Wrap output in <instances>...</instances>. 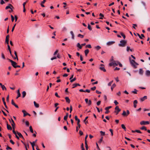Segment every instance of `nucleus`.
<instances>
[{
  "label": "nucleus",
  "mask_w": 150,
  "mask_h": 150,
  "mask_svg": "<svg viewBox=\"0 0 150 150\" xmlns=\"http://www.w3.org/2000/svg\"><path fill=\"white\" fill-rule=\"evenodd\" d=\"M120 43L118 44L119 46L122 47H125L127 43V41L124 40H122L120 42Z\"/></svg>",
  "instance_id": "f257e3e1"
},
{
  "label": "nucleus",
  "mask_w": 150,
  "mask_h": 150,
  "mask_svg": "<svg viewBox=\"0 0 150 150\" xmlns=\"http://www.w3.org/2000/svg\"><path fill=\"white\" fill-rule=\"evenodd\" d=\"M130 62L132 65L135 68H137L136 65H138V64L136 63L134 60H131Z\"/></svg>",
  "instance_id": "f03ea898"
},
{
  "label": "nucleus",
  "mask_w": 150,
  "mask_h": 150,
  "mask_svg": "<svg viewBox=\"0 0 150 150\" xmlns=\"http://www.w3.org/2000/svg\"><path fill=\"white\" fill-rule=\"evenodd\" d=\"M7 59L11 63V65L14 68H16V65L17 64V63L13 61V60H11L8 58H7Z\"/></svg>",
  "instance_id": "7ed1b4c3"
},
{
  "label": "nucleus",
  "mask_w": 150,
  "mask_h": 150,
  "mask_svg": "<svg viewBox=\"0 0 150 150\" xmlns=\"http://www.w3.org/2000/svg\"><path fill=\"white\" fill-rule=\"evenodd\" d=\"M115 112L116 113V115H117L118 113L121 111V109L119 108V106H116L115 108Z\"/></svg>",
  "instance_id": "20e7f679"
},
{
  "label": "nucleus",
  "mask_w": 150,
  "mask_h": 150,
  "mask_svg": "<svg viewBox=\"0 0 150 150\" xmlns=\"http://www.w3.org/2000/svg\"><path fill=\"white\" fill-rule=\"evenodd\" d=\"M9 120L10 122H12L11 125L13 128H15V124L12 118H11V119H9Z\"/></svg>",
  "instance_id": "39448f33"
},
{
  "label": "nucleus",
  "mask_w": 150,
  "mask_h": 150,
  "mask_svg": "<svg viewBox=\"0 0 150 150\" xmlns=\"http://www.w3.org/2000/svg\"><path fill=\"white\" fill-rule=\"evenodd\" d=\"M149 124V121H141L140 122V124L142 125H145L146 124Z\"/></svg>",
  "instance_id": "423d86ee"
},
{
  "label": "nucleus",
  "mask_w": 150,
  "mask_h": 150,
  "mask_svg": "<svg viewBox=\"0 0 150 150\" xmlns=\"http://www.w3.org/2000/svg\"><path fill=\"white\" fill-rule=\"evenodd\" d=\"M85 101L86 103L88 104V105H90L91 104V101L89 100L88 101V99L86 98L85 99Z\"/></svg>",
  "instance_id": "0eeeda50"
},
{
  "label": "nucleus",
  "mask_w": 150,
  "mask_h": 150,
  "mask_svg": "<svg viewBox=\"0 0 150 150\" xmlns=\"http://www.w3.org/2000/svg\"><path fill=\"white\" fill-rule=\"evenodd\" d=\"M147 99V96H144L143 97L140 98V100L141 102H143L145 100Z\"/></svg>",
  "instance_id": "6e6552de"
},
{
  "label": "nucleus",
  "mask_w": 150,
  "mask_h": 150,
  "mask_svg": "<svg viewBox=\"0 0 150 150\" xmlns=\"http://www.w3.org/2000/svg\"><path fill=\"white\" fill-rule=\"evenodd\" d=\"M13 132L14 134L15 135L16 137L18 139H19V137L17 135V132L16 133L15 131V128H13Z\"/></svg>",
  "instance_id": "1a4fd4ad"
},
{
  "label": "nucleus",
  "mask_w": 150,
  "mask_h": 150,
  "mask_svg": "<svg viewBox=\"0 0 150 150\" xmlns=\"http://www.w3.org/2000/svg\"><path fill=\"white\" fill-rule=\"evenodd\" d=\"M115 42L113 41L108 42H107V45H110L113 44Z\"/></svg>",
  "instance_id": "9d476101"
},
{
  "label": "nucleus",
  "mask_w": 150,
  "mask_h": 150,
  "mask_svg": "<svg viewBox=\"0 0 150 150\" xmlns=\"http://www.w3.org/2000/svg\"><path fill=\"white\" fill-rule=\"evenodd\" d=\"M138 102L137 100H135L134 101V108H136L137 107V103Z\"/></svg>",
  "instance_id": "9b49d317"
},
{
  "label": "nucleus",
  "mask_w": 150,
  "mask_h": 150,
  "mask_svg": "<svg viewBox=\"0 0 150 150\" xmlns=\"http://www.w3.org/2000/svg\"><path fill=\"white\" fill-rule=\"evenodd\" d=\"M17 94H18V96L16 98V99H18V98L19 97H20L21 96V93L20 92V89H19L18 91H17Z\"/></svg>",
  "instance_id": "f8f14e48"
},
{
  "label": "nucleus",
  "mask_w": 150,
  "mask_h": 150,
  "mask_svg": "<svg viewBox=\"0 0 150 150\" xmlns=\"http://www.w3.org/2000/svg\"><path fill=\"white\" fill-rule=\"evenodd\" d=\"M99 69L103 71L104 72H105L106 71V70L105 68L104 67H99Z\"/></svg>",
  "instance_id": "ddd939ff"
},
{
  "label": "nucleus",
  "mask_w": 150,
  "mask_h": 150,
  "mask_svg": "<svg viewBox=\"0 0 150 150\" xmlns=\"http://www.w3.org/2000/svg\"><path fill=\"white\" fill-rule=\"evenodd\" d=\"M7 128L8 130H11L12 129V128L11 126L8 124H7Z\"/></svg>",
  "instance_id": "4468645a"
},
{
  "label": "nucleus",
  "mask_w": 150,
  "mask_h": 150,
  "mask_svg": "<svg viewBox=\"0 0 150 150\" xmlns=\"http://www.w3.org/2000/svg\"><path fill=\"white\" fill-rule=\"evenodd\" d=\"M146 75L147 76H150V71L149 70H147L146 71Z\"/></svg>",
  "instance_id": "2eb2a0df"
},
{
  "label": "nucleus",
  "mask_w": 150,
  "mask_h": 150,
  "mask_svg": "<svg viewBox=\"0 0 150 150\" xmlns=\"http://www.w3.org/2000/svg\"><path fill=\"white\" fill-rule=\"evenodd\" d=\"M46 1V0H43V1L41 2L40 5L42 7H45V6L43 4H44Z\"/></svg>",
  "instance_id": "dca6fc26"
},
{
  "label": "nucleus",
  "mask_w": 150,
  "mask_h": 150,
  "mask_svg": "<svg viewBox=\"0 0 150 150\" xmlns=\"http://www.w3.org/2000/svg\"><path fill=\"white\" fill-rule=\"evenodd\" d=\"M65 99L67 102L68 103H70V100L69 98V97H66L65 98Z\"/></svg>",
  "instance_id": "f3484780"
},
{
  "label": "nucleus",
  "mask_w": 150,
  "mask_h": 150,
  "mask_svg": "<svg viewBox=\"0 0 150 150\" xmlns=\"http://www.w3.org/2000/svg\"><path fill=\"white\" fill-rule=\"evenodd\" d=\"M34 104L35 106L37 108L39 107V105L35 101L34 102Z\"/></svg>",
  "instance_id": "a211bd4d"
},
{
  "label": "nucleus",
  "mask_w": 150,
  "mask_h": 150,
  "mask_svg": "<svg viewBox=\"0 0 150 150\" xmlns=\"http://www.w3.org/2000/svg\"><path fill=\"white\" fill-rule=\"evenodd\" d=\"M17 134L18 135L19 137L20 138H23V137L22 134L18 132H17Z\"/></svg>",
  "instance_id": "6ab92c4d"
},
{
  "label": "nucleus",
  "mask_w": 150,
  "mask_h": 150,
  "mask_svg": "<svg viewBox=\"0 0 150 150\" xmlns=\"http://www.w3.org/2000/svg\"><path fill=\"white\" fill-rule=\"evenodd\" d=\"M70 34H71L72 35V39H74V33L72 31H71L70 32Z\"/></svg>",
  "instance_id": "aec40b11"
},
{
  "label": "nucleus",
  "mask_w": 150,
  "mask_h": 150,
  "mask_svg": "<svg viewBox=\"0 0 150 150\" xmlns=\"http://www.w3.org/2000/svg\"><path fill=\"white\" fill-rule=\"evenodd\" d=\"M89 52V50L88 49H86L85 50V55L86 56H87V54Z\"/></svg>",
  "instance_id": "412c9836"
},
{
  "label": "nucleus",
  "mask_w": 150,
  "mask_h": 150,
  "mask_svg": "<svg viewBox=\"0 0 150 150\" xmlns=\"http://www.w3.org/2000/svg\"><path fill=\"white\" fill-rule=\"evenodd\" d=\"M22 112H23V116L24 117H25L27 115V113L26 111L24 110H23L22 111Z\"/></svg>",
  "instance_id": "4be33fe9"
},
{
  "label": "nucleus",
  "mask_w": 150,
  "mask_h": 150,
  "mask_svg": "<svg viewBox=\"0 0 150 150\" xmlns=\"http://www.w3.org/2000/svg\"><path fill=\"white\" fill-rule=\"evenodd\" d=\"M2 100L3 102V103H4V105L5 106V107L6 108H7V106L6 105V103L5 102V99L4 98H2Z\"/></svg>",
  "instance_id": "5701e85b"
},
{
  "label": "nucleus",
  "mask_w": 150,
  "mask_h": 150,
  "mask_svg": "<svg viewBox=\"0 0 150 150\" xmlns=\"http://www.w3.org/2000/svg\"><path fill=\"white\" fill-rule=\"evenodd\" d=\"M77 46L80 49H81L82 48L81 46L80 45L79 43H78L77 44Z\"/></svg>",
  "instance_id": "b1692460"
},
{
  "label": "nucleus",
  "mask_w": 150,
  "mask_h": 150,
  "mask_svg": "<svg viewBox=\"0 0 150 150\" xmlns=\"http://www.w3.org/2000/svg\"><path fill=\"white\" fill-rule=\"evenodd\" d=\"M114 65L115 66H117L119 63V62L118 61H114Z\"/></svg>",
  "instance_id": "393cba45"
},
{
  "label": "nucleus",
  "mask_w": 150,
  "mask_h": 150,
  "mask_svg": "<svg viewBox=\"0 0 150 150\" xmlns=\"http://www.w3.org/2000/svg\"><path fill=\"white\" fill-rule=\"evenodd\" d=\"M23 98H24L26 95V93L25 91H23L22 92Z\"/></svg>",
  "instance_id": "a878e982"
},
{
  "label": "nucleus",
  "mask_w": 150,
  "mask_h": 150,
  "mask_svg": "<svg viewBox=\"0 0 150 150\" xmlns=\"http://www.w3.org/2000/svg\"><path fill=\"white\" fill-rule=\"evenodd\" d=\"M99 16H101V17L99 18V19H102L104 17V15L101 13H100L99 14Z\"/></svg>",
  "instance_id": "bb28decb"
},
{
  "label": "nucleus",
  "mask_w": 150,
  "mask_h": 150,
  "mask_svg": "<svg viewBox=\"0 0 150 150\" xmlns=\"http://www.w3.org/2000/svg\"><path fill=\"white\" fill-rule=\"evenodd\" d=\"M140 129L142 130H145V131H146L147 130V129L146 128V127L144 126H143V127H142Z\"/></svg>",
  "instance_id": "cd10ccee"
},
{
  "label": "nucleus",
  "mask_w": 150,
  "mask_h": 150,
  "mask_svg": "<svg viewBox=\"0 0 150 150\" xmlns=\"http://www.w3.org/2000/svg\"><path fill=\"white\" fill-rule=\"evenodd\" d=\"M30 143L31 144L32 147H34L35 145V142H30Z\"/></svg>",
  "instance_id": "c85d7f7f"
},
{
  "label": "nucleus",
  "mask_w": 150,
  "mask_h": 150,
  "mask_svg": "<svg viewBox=\"0 0 150 150\" xmlns=\"http://www.w3.org/2000/svg\"><path fill=\"white\" fill-rule=\"evenodd\" d=\"M122 115H123L124 116H127V114L126 112L125 111H124L123 112L122 114Z\"/></svg>",
  "instance_id": "c756f323"
},
{
  "label": "nucleus",
  "mask_w": 150,
  "mask_h": 150,
  "mask_svg": "<svg viewBox=\"0 0 150 150\" xmlns=\"http://www.w3.org/2000/svg\"><path fill=\"white\" fill-rule=\"evenodd\" d=\"M30 130V132L32 133H33V131L32 129V127L31 126H30L29 127Z\"/></svg>",
  "instance_id": "7c9ffc66"
},
{
  "label": "nucleus",
  "mask_w": 150,
  "mask_h": 150,
  "mask_svg": "<svg viewBox=\"0 0 150 150\" xmlns=\"http://www.w3.org/2000/svg\"><path fill=\"white\" fill-rule=\"evenodd\" d=\"M88 28L90 30H92V29L91 27V26L89 24H88Z\"/></svg>",
  "instance_id": "2f4dec72"
},
{
  "label": "nucleus",
  "mask_w": 150,
  "mask_h": 150,
  "mask_svg": "<svg viewBox=\"0 0 150 150\" xmlns=\"http://www.w3.org/2000/svg\"><path fill=\"white\" fill-rule=\"evenodd\" d=\"M143 71L142 69H139V73L141 74H142L143 73Z\"/></svg>",
  "instance_id": "473e14b6"
},
{
  "label": "nucleus",
  "mask_w": 150,
  "mask_h": 150,
  "mask_svg": "<svg viewBox=\"0 0 150 150\" xmlns=\"http://www.w3.org/2000/svg\"><path fill=\"white\" fill-rule=\"evenodd\" d=\"M78 36L79 37H80L81 38H83L84 37V36L81 34H79L78 35Z\"/></svg>",
  "instance_id": "72a5a7b5"
},
{
  "label": "nucleus",
  "mask_w": 150,
  "mask_h": 150,
  "mask_svg": "<svg viewBox=\"0 0 150 150\" xmlns=\"http://www.w3.org/2000/svg\"><path fill=\"white\" fill-rule=\"evenodd\" d=\"M137 91L135 89H134V91H132V93H133L134 94H137Z\"/></svg>",
  "instance_id": "f704fd0d"
},
{
  "label": "nucleus",
  "mask_w": 150,
  "mask_h": 150,
  "mask_svg": "<svg viewBox=\"0 0 150 150\" xmlns=\"http://www.w3.org/2000/svg\"><path fill=\"white\" fill-rule=\"evenodd\" d=\"M121 127L122 128L124 129L125 130H126V128L124 124H122L121 125Z\"/></svg>",
  "instance_id": "c9c22d12"
},
{
  "label": "nucleus",
  "mask_w": 150,
  "mask_h": 150,
  "mask_svg": "<svg viewBox=\"0 0 150 150\" xmlns=\"http://www.w3.org/2000/svg\"><path fill=\"white\" fill-rule=\"evenodd\" d=\"M70 82H72L76 80V78H74L73 79H70Z\"/></svg>",
  "instance_id": "e433bc0d"
},
{
  "label": "nucleus",
  "mask_w": 150,
  "mask_h": 150,
  "mask_svg": "<svg viewBox=\"0 0 150 150\" xmlns=\"http://www.w3.org/2000/svg\"><path fill=\"white\" fill-rule=\"evenodd\" d=\"M103 140V137H102L98 142L99 143H101Z\"/></svg>",
  "instance_id": "4c0bfd02"
},
{
  "label": "nucleus",
  "mask_w": 150,
  "mask_h": 150,
  "mask_svg": "<svg viewBox=\"0 0 150 150\" xmlns=\"http://www.w3.org/2000/svg\"><path fill=\"white\" fill-rule=\"evenodd\" d=\"M100 133L101 134V135L102 136H104L105 135V132H103L102 131H100Z\"/></svg>",
  "instance_id": "58836bf2"
},
{
  "label": "nucleus",
  "mask_w": 150,
  "mask_h": 150,
  "mask_svg": "<svg viewBox=\"0 0 150 150\" xmlns=\"http://www.w3.org/2000/svg\"><path fill=\"white\" fill-rule=\"evenodd\" d=\"M96 49L97 50H99L101 48V47L98 45V46H96Z\"/></svg>",
  "instance_id": "ea45409f"
},
{
  "label": "nucleus",
  "mask_w": 150,
  "mask_h": 150,
  "mask_svg": "<svg viewBox=\"0 0 150 150\" xmlns=\"http://www.w3.org/2000/svg\"><path fill=\"white\" fill-rule=\"evenodd\" d=\"M120 34L123 37L124 39L125 38V36L122 33H121Z\"/></svg>",
  "instance_id": "a19ab883"
},
{
  "label": "nucleus",
  "mask_w": 150,
  "mask_h": 150,
  "mask_svg": "<svg viewBox=\"0 0 150 150\" xmlns=\"http://www.w3.org/2000/svg\"><path fill=\"white\" fill-rule=\"evenodd\" d=\"M86 47H88L89 48H91V45L90 44L87 45H86Z\"/></svg>",
  "instance_id": "79ce46f5"
},
{
  "label": "nucleus",
  "mask_w": 150,
  "mask_h": 150,
  "mask_svg": "<svg viewBox=\"0 0 150 150\" xmlns=\"http://www.w3.org/2000/svg\"><path fill=\"white\" fill-rule=\"evenodd\" d=\"M5 42L7 44H8L9 43V39L6 38Z\"/></svg>",
  "instance_id": "37998d69"
},
{
  "label": "nucleus",
  "mask_w": 150,
  "mask_h": 150,
  "mask_svg": "<svg viewBox=\"0 0 150 150\" xmlns=\"http://www.w3.org/2000/svg\"><path fill=\"white\" fill-rule=\"evenodd\" d=\"M81 148L82 149L81 150H85V148L83 147V143H82L81 146Z\"/></svg>",
  "instance_id": "c03bdc74"
},
{
  "label": "nucleus",
  "mask_w": 150,
  "mask_h": 150,
  "mask_svg": "<svg viewBox=\"0 0 150 150\" xmlns=\"http://www.w3.org/2000/svg\"><path fill=\"white\" fill-rule=\"evenodd\" d=\"M1 86L3 90H4V89L5 90L6 89V88L4 86V85H1Z\"/></svg>",
  "instance_id": "a18cd8bd"
},
{
  "label": "nucleus",
  "mask_w": 150,
  "mask_h": 150,
  "mask_svg": "<svg viewBox=\"0 0 150 150\" xmlns=\"http://www.w3.org/2000/svg\"><path fill=\"white\" fill-rule=\"evenodd\" d=\"M114 65V61H113L112 62H111V63H110L109 64V65L110 66H112V65Z\"/></svg>",
  "instance_id": "49530a36"
},
{
  "label": "nucleus",
  "mask_w": 150,
  "mask_h": 150,
  "mask_svg": "<svg viewBox=\"0 0 150 150\" xmlns=\"http://www.w3.org/2000/svg\"><path fill=\"white\" fill-rule=\"evenodd\" d=\"M111 107H112L111 106H108V107H106L105 108V109L106 110H109V109H110L111 108Z\"/></svg>",
  "instance_id": "de8ad7c7"
},
{
  "label": "nucleus",
  "mask_w": 150,
  "mask_h": 150,
  "mask_svg": "<svg viewBox=\"0 0 150 150\" xmlns=\"http://www.w3.org/2000/svg\"><path fill=\"white\" fill-rule=\"evenodd\" d=\"M115 85H112L111 88L112 91H113V89L115 87Z\"/></svg>",
  "instance_id": "09e8293b"
},
{
  "label": "nucleus",
  "mask_w": 150,
  "mask_h": 150,
  "mask_svg": "<svg viewBox=\"0 0 150 150\" xmlns=\"http://www.w3.org/2000/svg\"><path fill=\"white\" fill-rule=\"evenodd\" d=\"M137 35L139 36V38L141 39H143L142 38L141 36V35H139V34L138 33H137Z\"/></svg>",
  "instance_id": "8fccbe9b"
},
{
  "label": "nucleus",
  "mask_w": 150,
  "mask_h": 150,
  "mask_svg": "<svg viewBox=\"0 0 150 150\" xmlns=\"http://www.w3.org/2000/svg\"><path fill=\"white\" fill-rule=\"evenodd\" d=\"M58 52V50H56V51L54 52V55H56L57 53Z\"/></svg>",
  "instance_id": "3c124183"
},
{
  "label": "nucleus",
  "mask_w": 150,
  "mask_h": 150,
  "mask_svg": "<svg viewBox=\"0 0 150 150\" xmlns=\"http://www.w3.org/2000/svg\"><path fill=\"white\" fill-rule=\"evenodd\" d=\"M14 54H15V56H16V59H17V60H18V56L17 55V53H16V52L15 51H14Z\"/></svg>",
  "instance_id": "603ef678"
},
{
  "label": "nucleus",
  "mask_w": 150,
  "mask_h": 150,
  "mask_svg": "<svg viewBox=\"0 0 150 150\" xmlns=\"http://www.w3.org/2000/svg\"><path fill=\"white\" fill-rule=\"evenodd\" d=\"M109 131L111 133V134L112 136L113 135V130L111 129H109Z\"/></svg>",
  "instance_id": "864d4df0"
},
{
  "label": "nucleus",
  "mask_w": 150,
  "mask_h": 150,
  "mask_svg": "<svg viewBox=\"0 0 150 150\" xmlns=\"http://www.w3.org/2000/svg\"><path fill=\"white\" fill-rule=\"evenodd\" d=\"M11 104L14 106L16 104L15 103L13 100H11Z\"/></svg>",
  "instance_id": "5fc2aeb1"
},
{
  "label": "nucleus",
  "mask_w": 150,
  "mask_h": 150,
  "mask_svg": "<svg viewBox=\"0 0 150 150\" xmlns=\"http://www.w3.org/2000/svg\"><path fill=\"white\" fill-rule=\"evenodd\" d=\"M55 95L58 98H60V96L58 95V93L57 92H56L55 93Z\"/></svg>",
  "instance_id": "6e6d98bb"
},
{
  "label": "nucleus",
  "mask_w": 150,
  "mask_h": 150,
  "mask_svg": "<svg viewBox=\"0 0 150 150\" xmlns=\"http://www.w3.org/2000/svg\"><path fill=\"white\" fill-rule=\"evenodd\" d=\"M11 18L12 21V22H13L14 20V18L13 16L12 15H11Z\"/></svg>",
  "instance_id": "4d7b16f0"
},
{
  "label": "nucleus",
  "mask_w": 150,
  "mask_h": 150,
  "mask_svg": "<svg viewBox=\"0 0 150 150\" xmlns=\"http://www.w3.org/2000/svg\"><path fill=\"white\" fill-rule=\"evenodd\" d=\"M25 124H26V125L27 126H29V122L28 121H26L25 122Z\"/></svg>",
  "instance_id": "13d9d810"
},
{
  "label": "nucleus",
  "mask_w": 150,
  "mask_h": 150,
  "mask_svg": "<svg viewBox=\"0 0 150 150\" xmlns=\"http://www.w3.org/2000/svg\"><path fill=\"white\" fill-rule=\"evenodd\" d=\"M1 57L3 59H5V57L3 53L1 54Z\"/></svg>",
  "instance_id": "bf43d9fd"
},
{
  "label": "nucleus",
  "mask_w": 150,
  "mask_h": 150,
  "mask_svg": "<svg viewBox=\"0 0 150 150\" xmlns=\"http://www.w3.org/2000/svg\"><path fill=\"white\" fill-rule=\"evenodd\" d=\"M10 142L12 144H15V143L13 141L12 139H11L10 140Z\"/></svg>",
  "instance_id": "052dcab7"
},
{
  "label": "nucleus",
  "mask_w": 150,
  "mask_h": 150,
  "mask_svg": "<svg viewBox=\"0 0 150 150\" xmlns=\"http://www.w3.org/2000/svg\"><path fill=\"white\" fill-rule=\"evenodd\" d=\"M10 7H10V6H9L8 5V6H7L6 7L5 9H7L8 8L10 9L11 8Z\"/></svg>",
  "instance_id": "680f3d73"
},
{
  "label": "nucleus",
  "mask_w": 150,
  "mask_h": 150,
  "mask_svg": "<svg viewBox=\"0 0 150 150\" xmlns=\"http://www.w3.org/2000/svg\"><path fill=\"white\" fill-rule=\"evenodd\" d=\"M96 88V86H94L93 87L91 88V89L92 91L95 90Z\"/></svg>",
  "instance_id": "e2e57ef3"
},
{
  "label": "nucleus",
  "mask_w": 150,
  "mask_h": 150,
  "mask_svg": "<svg viewBox=\"0 0 150 150\" xmlns=\"http://www.w3.org/2000/svg\"><path fill=\"white\" fill-rule=\"evenodd\" d=\"M96 145L97 148L98 149V150H100V149L98 146V144H97V143H96Z\"/></svg>",
  "instance_id": "0e129e2a"
},
{
  "label": "nucleus",
  "mask_w": 150,
  "mask_h": 150,
  "mask_svg": "<svg viewBox=\"0 0 150 150\" xmlns=\"http://www.w3.org/2000/svg\"><path fill=\"white\" fill-rule=\"evenodd\" d=\"M101 103L100 101H99L97 103V104L98 105H100Z\"/></svg>",
  "instance_id": "69168bd1"
},
{
  "label": "nucleus",
  "mask_w": 150,
  "mask_h": 150,
  "mask_svg": "<svg viewBox=\"0 0 150 150\" xmlns=\"http://www.w3.org/2000/svg\"><path fill=\"white\" fill-rule=\"evenodd\" d=\"M57 59V57H54L51 58V60H53L54 59Z\"/></svg>",
  "instance_id": "338daca9"
},
{
  "label": "nucleus",
  "mask_w": 150,
  "mask_h": 150,
  "mask_svg": "<svg viewBox=\"0 0 150 150\" xmlns=\"http://www.w3.org/2000/svg\"><path fill=\"white\" fill-rule=\"evenodd\" d=\"M114 103L116 105H117L118 104V103L116 100L114 101Z\"/></svg>",
  "instance_id": "774afa93"
}]
</instances>
